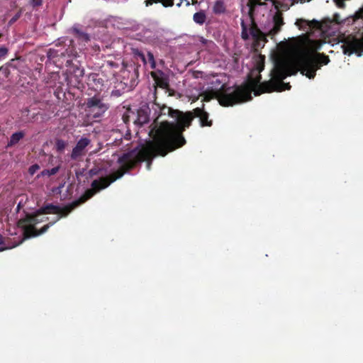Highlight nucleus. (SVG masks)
<instances>
[{
  "label": "nucleus",
  "mask_w": 363,
  "mask_h": 363,
  "mask_svg": "<svg viewBox=\"0 0 363 363\" xmlns=\"http://www.w3.org/2000/svg\"><path fill=\"white\" fill-rule=\"evenodd\" d=\"M40 168V167L38 164H34L30 166L28 172L30 175H33Z\"/></svg>",
  "instance_id": "34"
},
{
  "label": "nucleus",
  "mask_w": 363,
  "mask_h": 363,
  "mask_svg": "<svg viewBox=\"0 0 363 363\" xmlns=\"http://www.w3.org/2000/svg\"><path fill=\"white\" fill-rule=\"evenodd\" d=\"M360 18L363 19V6L355 13L354 21H355L357 19Z\"/></svg>",
  "instance_id": "36"
},
{
  "label": "nucleus",
  "mask_w": 363,
  "mask_h": 363,
  "mask_svg": "<svg viewBox=\"0 0 363 363\" xmlns=\"http://www.w3.org/2000/svg\"><path fill=\"white\" fill-rule=\"evenodd\" d=\"M101 159L94 160V167H92V175L97 174L101 173L102 171L107 172L108 169L110 167V164L108 161L102 160L101 162H99Z\"/></svg>",
  "instance_id": "17"
},
{
  "label": "nucleus",
  "mask_w": 363,
  "mask_h": 363,
  "mask_svg": "<svg viewBox=\"0 0 363 363\" xmlns=\"http://www.w3.org/2000/svg\"><path fill=\"white\" fill-rule=\"evenodd\" d=\"M8 53V49L6 47H0V59L6 56Z\"/></svg>",
  "instance_id": "39"
},
{
  "label": "nucleus",
  "mask_w": 363,
  "mask_h": 363,
  "mask_svg": "<svg viewBox=\"0 0 363 363\" xmlns=\"http://www.w3.org/2000/svg\"><path fill=\"white\" fill-rule=\"evenodd\" d=\"M155 80L157 85L162 89H167L169 86V83L166 78L157 77Z\"/></svg>",
  "instance_id": "25"
},
{
  "label": "nucleus",
  "mask_w": 363,
  "mask_h": 363,
  "mask_svg": "<svg viewBox=\"0 0 363 363\" xmlns=\"http://www.w3.org/2000/svg\"><path fill=\"white\" fill-rule=\"evenodd\" d=\"M241 27H242V33H241V37L243 40H248L250 38V34L247 31V26L245 23L244 21L242 20L241 22Z\"/></svg>",
  "instance_id": "27"
},
{
  "label": "nucleus",
  "mask_w": 363,
  "mask_h": 363,
  "mask_svg": "<svg viewBox=\"0 0 363 363\" xmlns=\"http://www.w3.org/2000/svg\"><path fill=\"white\" fill-rule=\"evenodd\" d=\"M330 58L323 53H315L308 49L300 50L294 57V64L302 75L313 79L316 71L330 62Z\"/></svg>",
  "instance_id": "4"
},
{
  "label": "nucleus",
  "mask_w": 363,
  "mask_h": 363,
  "mask_svg": "<svg viewBox=\"0 0 363 363\" xmlns=\"http://www.w3.org/2000/svg\"><path fill=\"white\" fill-rule=\"evenodd\" d=\"M107 101L108 98L92 97V118L94 119V122L99 121L103 114L108 109Z\"/></svg>",
  "instance_id": "11"
},
{
  "label": "nucleus",
  "mask_w": 363,
  "mask_h": 363,
  "mask_svg": "<svg viewBox=\"0 0 363 363\" xmlns=\"http://www.w3.org/2000/svg\"><path fill=\"white\" fill-rule=\"evenodd\" d=\"M226 11V5L223 0H216L213 3L212 11L215 15L223 14Z\"/></svg>",
  "instance_id": "18"
},
{
  "label": "nucleus",
  "mask_w": 363,
  "mask_h": 363,
  "mask_svg": "<svg viewBox=\"0 0 363 363\" xmlns=\"http://www.w3.org/2000/svg\"><path fill=\"white\" fill-rule=\"evenodd\" d=\"M139 56H140V57L141 60H142L143 62L146 63L145 56L143 53H140V54H139Z\"/></svg>",
  "instance_id": "41"
},
{
  "label": "nucleus",
  "mask_w": 363,
  "mask_h": 363,
  "mask_svg": "<svg viewBox=\"0 0 363 363\" xmlns=\"http://www.w3.org/2000/svg\"><path fill=\"white\" fill-rule=\"evenodd\" d=\"M113 67H117V64L113 61H107L106 64L102 65L101 67V72H107L108 69H111Z\"/></svg>",
  "instance_id": "28"
},
{
  "label": "nucleus",
  "mask_w": 363,
  "mask_h": 363,
  "mask_svg": "<svg viewBox=\"0 0 363 363\" xmlns=\"http://www.w3.org/2000/svg\"><path fill=\"white\" fill-rule=\"evenodd\" d=\"M66 142L62 140H57L55 142V147H57L58 152L63 151L66 147Z\"/></svg>",
  "instance_id": "30"
},
{
  "label": "nucleus",
  "mask_w": 363,
  "mask_h": 363,
  "mask_svg": "<svg viewBox=\"0 0 363 363\" xmlns=\"http://www.w3.org/2000/svg\"><path fill=\"white\" fill-rule=\"evenodd\" d=\"M13 62V60L10 62H7L5 65L0 67V73H2L3 75L6 78L10 75V69L9 67L11 66V62Z\"/></svg>",
  "instance_id": "26"
},
{
  "label": "nucleus",
  "mask_w": 363,
  "mask_h": 363,
  "mask_svg": "<svg viewBox=\"0 0 363 363\" xmlns=\"http://www.w3.org/2000/svg\"><path fill=\"white\" fill-rule=\"evenodd\" d=\"M26 133L23 131H18L11 134L10 140L7 143V147H13L18 143V142L25 137Z\"/></svg>",
  "instance_id": "19"
},
{
  "label": "nucleus",
  "mask_w": 363,
  "mask_h": 363,
  "mask_svg": "<svg viewBox=\"0 0 363 363\" xmlns=\"http://www.w3.org/2000/svg\"><path fill=\"white\" fill-rule=\"evenodd\" d=\"M308 27L310 28H320L321 24L315 19H313L312 21H308Z\"/></svg>",
  "instance_id": "33"
},
{
  "label": "nucleus",
  "mask_w": 363,
  "mask_h": 363,
  "mask_svg": "<svg viewBox=\"0 0 363 363\" xmlns=\"http://www.w3.org/2000/svg\"><path fill=\"white\" fill-rule=\"evenodd\" d=\"M59 170H60V167L57 166V167H55L52 168L51 169H45L42 172V174L43 176L50 177V176H52V175H55V174H57Z\"/></svg>",
  "instance_id": "29"
},
{
  "label": "nucleus",
  "mask_w": 363,
  "mask_h": 363,
  "mask_svg": "<svg viewBox=\"0 0 363 363\" xmlns=\"http://www.w3.org/2000/svg\"><path fill=\"white\" fill-rule=\"evenodd\" d=\"M90 143V140L87 138H82L77 141L76 146L72 150V153H71V159L77 160L79 157H82L84 155L85 148Z\"/></svg>",
  "instance_id": "15"
},
{
  "label": "nucleus",
  "mask_w": 363,
  "mask_h": 363,
  "mask_svg": "<svg viewBox=\"0 0 363 363\" xmlns=\"http://www.w3.org/2000/svg\"><path fill=\"white\" fill-rule=\"evenodd\" d=\"M130 118H132L134 124L138 125L139 126H142L143 124L148 123L150 119L149 106L147 105H143L138 109L137 113L131 112V115L124 114L123 116V120L125 124L128 123Z\"/></svg>",
  "instance_id": "10"
},
{
  "label": "nucleus",
  "mask_w": 363,
  "mask_h": 363,
  "mask_svg": "<svg viewBox=\"0 0 363 363\" xmlns=\"http://www.w3.org/2000/svg\"><path fill=\"white\" fill-rule=\"evenodd\" d=\"M345 0H333L334 3L336 4L337 6L339 9H345V3L344 2Z\"/></svg>",
  "instance_id": "38"
},
{
  "label": "nucleus",
  "mask_w": 363,
  "mask_h": 363,
  "mask_svg": "<svg viewBox=\"0 0 363 363\" xmlns=\"http://www.w3.org/2000/svg\"><path fill=\"white\" fill-rule=\"evenodd\" d=\"M341 48L345 55H357L360 57L363 55V34L362 38L349 35L342 40Z\"/></svg>",
  "instance_id": "9"
},
{
  "label": "nucleus",
  "mask_w": 363,
  "mask_h": 363,
  "mask_svg": "<svg viewBox=\"0 0 363 363\" xmlns=\"http://www.w3.org/2000/svg\"><path fill=\"white\" fill-rule=\"evenodd\" d=\"M4 244V237L2 235H0V245Z\"/></svg>",
  "instance_id": "44"
},
{
  "label": "nucleus",
  "mask_w": 363,
  "mask_h": 363,
  "mask_svg": "<svg viewBox=\"0 0 363 363\" xmlns=\"http://www.w3.org/2000/svg\"><path fill=\"white\" fill-rule=\"evenodd\" d=\"M29 112H30V111H29L28 108H27V107L25 108H23L21 111V119L25 123L33 122L35 118V114H34L31 117H28Z\"/></svg>",
  "instance_id": "23"
},
{
  "label": "nucleus",
  "mask_w": 363,
  "mask_h": 363,
  "mask_svg": "<svg viewBox=\"0 0 363 363\" xmlns=\"http://www.w3.org/2000/svg\"><path fill=\"white\" fill-rule=\"evenodd\" d=\"M29 4L33 9H36L43 4V0H29Z\"/></svg>",
  "instance_id": "35"
},
{
  "label": "nucleus",
  "mask_w": 363,
  "mask_h": 363,
  "mask_svg": "<svg viewBox=\"0 0 363 363\" xmlns=\"http://www.w3.org/2000/svg\"><path fill=\"white\" fill-rule=\"evenodd\" d=\"M147 58H148V62L150 64V67H152V69H155L156 62L155 60L154 54L150 52H147Z\"/></svg>",
  "instance_id": "32"
},
{
  "label": "nucleus",
  "mask_w": 363,
  "mask_h": 363,
  "mask_svg": "<svg viewBox=\"0 0 363 363\" xmlns=\"http://www.w3.org/2000/svg\"><path fill=\"white\" fill-rule=\"evenodd\" d=\"M333 20L335 23H337V24H340L342 22L340 18V15L338 13L334 14Z\"/></svg>",
  "instance_id": "40"
},
{
  "label": "nucleus",
  "mask_w": 363,
  "mask_h": 363,
  "mask_svg": "<svg viewBox=\"0 0 363 363\" xmlns=\"http://www.w3.org/2000/svg\"><path fill=\"white\" fill-rule=\"evenodd\" d=\"M71 33L79 40L87 42L90 40L89 34L86 29L81 24H75L70 29Z\"/></svg>",
  "instance_id": "16"
},
{
  "label": "nucleus",
  "mask_w": 363,
  "mask_h": 363,
  "mask_svg": "<svg viewBox=\"0 0 363 363\" xmlns=\"http://www.w3.org/2000/svg\"><path fill=\"white\" fill-rule=\"evenodd\" d=\"M210 100H211V98H210L209 96H208L207 95H206V96H204V101H210Z\"/></svg>",
  "instance_id": "47"
},
{
  "label": "nucleus",
  "mask_w": 363,
  "mask_h": 363,
  "mask_svg": "<svg viewBox=\"0 0 363 363\" xmlns=\"http://www.w3.org/2000/svg\"><path fill=\"white\" fill-rule=\"evenodd\" d=\"M114 75V71H108V75L92 74V97L108 99L110 89L109 78Z\"/></svg>",
  "instance_id": "8"
},
{
  "label": "nucleus",
  "mask_w": 363,
  "mask_h": 363,
  "mask_svg": "<svg viewBox=\"0 0 363 363\" xmlns=\"http://www.w3.org/2000/svg\"><path fill=\"white\" fill-rule=\"evenodd\" d=\"M195 118L200 121V125L202 127H211L213 125L212 119L209 118V113L204 110V104L202 107H197L191 111Z\"/></svg>",
  "instance_id": "13"
},
{
  "label": "nucleus",
  "mask_w": 363,
  "mask_h": 363,
  "mask_svg": "<svg viewBox=\"0 0 363 363\" xmlns=\"http://www.w3.org/2000/svg\"><path fill=\"white\" fill-rule=\"evenodd\" d=\"M162 4L164 7L172 6L174 4V0H146L145 1L146 6H150L154 4Z\"/></svg>",
  "instance_id": "20"
},
{
  "label": "nucleus",
  "mask_w": 363,
  "mask_h": 363,
  "mask_svg": "<svg viewBox=\"0 0 363 363\" xmlns=\"http://www.w3.org/2000/svg\"><path fill=\"white\" fill-rule=\"evenodd\" d=\"M267 1H270L273 4L275 9L277 11H289L290 9V6L286 3H281L277 0H266Z\"/></svg>",
  "instance_id": "22"
},
{
  "label": "nucleus",
  "mask_w": 363,
  "mask_h": 363,
  "mask_svg": "<svg viewBox=\"0 0 363 363\" xmlns=\"http://www.w3.org/2000/svg\"><path fill=\"white\" fill-rule=\"evenodd\" d=\"M86 106L91 107V99H86Z\"/></svg>",
  "instance_id": "42"
},
{
  "label": "nucleus",
  "mask_w": 363,
  "mask_h": 363,
  "mask_svg": "<svg viewBox=\"0 0 363 363\" xmlns=\"http://www.w3.org/2000/svg\"><path fill=\"white\" fill-rule=\"evenodd\" d=\"M194 21L198 25H203L206 21V13L203 10L196 12L194 15Z\"/></svg>",
  "instance_id": "21"
},
{
  "label": "nucleus",
  "mask_w": 363,
  "mask_h": 363,
  "mask_svg": "<svg viewBox=\"0 0 363 363\" xmlns=\"http://www.w3.org/2000/svg\"><path fill=\"white\" fill-rule=\"evenodd\" d=\"M133 75V76H138V72L137 69H134Z\"/></svg>",
  "instance_id": "45"
},
{
  "label": "nucleus",
  "mask_w": 363,
  "mask_h": 363,
  "mask_svg": "<svg viewBox=\"0 0 363 363\" xmlns=\"http://www.w3.org/2000/svg\"><path fill=\"white\" fill-rule=\"evenodd\" d=\"M172 118L177 123L162 119L159 127L155 126L152 130H150V135L156 138V142L150 143V145L157 144L161 148L162 155L169 153L186 144L183 133L191 126L194 116L191 111H179V113L173 115Z\"/></svg>",
  "instance_id": "3"
},
{
  "label": "nucleus",
  "mask_w": 363,
  "mask_h": 363,
  "mask_svg": "<svg viewBox=\"0 0 363 363\" xmlns=\"http://www.w3.org/2000/svg\"><path fill=\"white\" fill-rule=\"evenodd\" d=\"M196 3H197V1L193 0V4H196Z\"/></svg>",
  "instance_id": "49"
},
{
  "label": "nucleus",
  "mask_w": 363,
  "mask_h": 363,
  "mask_svg": "<svg viewBox=\"0 0 363 363\" xmlns=\"http://www.w3.org/2000/svg\"><path fill=\"white\" fill-rule=\"evenodd\" d=\"M99 148L97 150H95L94 151V152H98L101 149L102 145L100 143H99Z\"/></svg>",
  "instance_id": "46"
},
{
  "label": "nucleus",
  "mask_w": 363,
  "mask_h": 363,
  "mask_svg": "<svg viewBox=\"0 0 363 363\" xmlns=\"http://www.w3.org/2000/svg\"><path fill=\"white\" fill-rule=\"evenodd\" d=\"M180 5H181V3H179V4H177V6H180Z\"/></svg>",
  "instance_id": "52"
},
{
  "label": "nucleus",
  "mask_w": 363,
  "mask_h": 363,
  "mask_svg": "<svg viewBox=\"0 0 363 363\" xmlns=\"http://www.w3.org/2000/svg\"><path fill=\"white\" fill-rule=\"evenodd\" d=\"M6 247H0V252H3L4 250H6Z\"/></svg>",
  "instance_id": "48"
},
{
  "label": "nucleus",
  "mask_w": 363,
  "mask_h": 363,
  "mask_svg": "<svg viewBox=\"0 0 363 363\" xmlns=\"http://www.w3.org/2000/svg\"><path fill=\"white\" fill-rule=\"evenodd\" d=\"M91 199V189H86L84 194L77 200H74L65 207H60L52 203L47 204L37 210L38 215L55 214L59 215L54 221H59L62 217H66L72 211Z\"/></svg>",
  "instance_id": "6"
},
{
  "label": "nucleus",
  "mask_w": 363,
  "mask_h": 363,
  "mask_svg": "<svg viewBox=\"0 0 363 363\" xmlns=\"http://www.w3.org/2000/svg\"><path fill=\"white\" fill-rule=\"evenodd\" d=\"M291 74L289 62L278 59L275 61L272 72L273 79L261 83L259 75L257 78H250L248 83L235 87L223 84L220 89L216 91V98L218 99L220 105L230 106L250 101L252 91H254L255 96H259L266 92L290 90V83H285L283 80Z\"/></svg>",
  "instance_id": "1"
},
{
  "label": "nucleus",
  "mask_w": 363,
  "mask_h": 363,
  "mask_svg": "<svg viewBox=\"0 0 363 363\" xmlns=\"http://www.w3.org/2000/svg\"><path fill=\"white\" fill-rule=\"evenodd\" d=\"M99 50V47H97V45H92V50L97 51Z\"/></svg>",
  "instance_id": "43"
},
{
  "label": "nucleus",
  "mask_w": 363,
  "mask_h": 363,
  "mask_svg": "<svg viewBox=\"0 0 363 363\" xmlns=\"http://www.w3.org/2000/svg\"><path fill=\"white\" fill-rule=\"evenodd\" d=\"M41 215L37 213L36 211L34 214H27L18 221V226L23 229V235H24L25 239L43 235L55 223V221H51L39 230L35 229V225L37 223L49 220L48 217L38 218Z\"/></svg>",
  "instance_id": "5"
},
{
  "label": "nucleus",
  "mask_w": 363,
  "mask_h": 363,
  "mask_svg": "<svg viewBox=\"0 0 363 363\" xmlns=\"http://www.w3.org/2000/svg\"><path fill=\"white\" fill-rule=\"evenodd\" d=\"M59 52H60V50H54V49L50 50V56H52V57H55V56H58V55H65L64 52H60V54H59Z\"/></svg>",
  "instance_id": "37"
},
{
  "label": "nucleus",
  "mask_w": 363,
  "mask_h": 363,
  "mask_svg": "<svg viewBox=\"0 0 363 363\" xmlns=\"http://www.w3.org/2000/svg\"><path fill=\"white\" fill-rule=\"evenodd\" d=\"M265 4L266 3L262 2L260 0H248V3H247V6L249 7L248 14L251 22L250 33L253 39L252 46L255 49L264 47L267 42V33L265 34L260 30L257 24L255 23L254 18L255 7Z\"/></svg>",
  "instance_id": "7"
},
{
  "label": "nucleus",
  "mask_w": 363,
  "mask_h": 363,
  "mask_svg": "<svg viewBox=\"0 0 363 363\" xmlns=\"http://www.w3.org/2000/svg\"><path fill=\"white\" fill-rule=\"evenodd\" d=\"M155 106H157L159 109V113L157 116L156 118L154 120V122L152 124V125H150V127H152V128H150V130H152L155 126L159 127V125L162 123V121H159V119L162 118L163 116H167L172 118L173 115L179 113V110L172 109L171 107L167 106L166 105H163L162 106H160L159 105Z\"/></svg>",
  "instance_id": "14"
},
{
  "label": "nucleus",
  "mask_w": 363,
  "mask_h": 363,
  "mask_svg": "<svg viewBox=\"0 0 363 363\" xmlns=\"http://www.w3.org/2000/svg\"><path fill=\"white\" fill-rule=\"evenodd\" d=\"M295 25L298 27L299 30L307 32L309 30L308 20L303 18H298Z\"/></svg>",
  "instance_id": "24"
},
{
  "label": "nucleus",
  "mask_w": 363,
  "mask_h": 363,
  "mask_svg": "<svg viewBox=\"0 0 363 363\" xmlns=\"http://www.w3.org/2000/svg\"><path fill=\"white\" fill-rule=\"evenodd\" d=\"M153 140H148L145 144L141 146L140 149H133V150L125 153L118 158V163L121 164V168L108 176H101L98 179L92 181V196L106 189L108 185L113 183L117 179L123 176V174L135 167L139 163L147 162V169H150L152 160L156 157H165L167 154L162 155L161 148L157 144L150 145V143L156 142V138L152 137Z\"/></svg>",
  "instance_id": "2"
},
{
  "label": "nucleus",
  "mask_w": 363,
  "mask_h": 363,
  "mask_svg": "<svg viewBox=\"0 0 363 363\" xmlns=\"http://www.w3.org/2000/svg\"><path fill=\"white\" fill-rule=\"evenodd\" d=\"M2 35V33H0V38H1Z\"/></svg>",
  "instance_id": "51"
},
{
  "label": "nucleus",
  "mask_w": 363,
  "mask_h": 363,
  "mask_svg": "<svg viewBox=\"0 0 363 363\" xmlns=\"http://www.w3.org/2000/svg\"><path fill=\"white\" fill-rule=\"evenodd\" d=\"M273 28L267 32V35L273 39L278 33L281 31L282 26L284 25L283 13L281 11H277L273 16Z\"/></svg>",
  "instance_id": "12"
},
{
  "label": "nucleus",
  "mask_w": 363,
  "mask_h": 363,
  "mask_svg": "<svg viewBox=\"0 0 363 363\" xmlns=\"http://www.w3.org/2000/svg\"><path fill=\"white\" fill-rule=\"evenodd\" d=\"M189 3L186 1V6H189Z\"/></svg>",
  "instance_id": "50"
},
{
  "label": "nucleus",
  "mask_w": 363,
  "mask_h": 363,
  "mask_svg": "<svg viewBox=\"0 0 363 363\" xmlns=\"http://www.w3.org/2000/svg\"><path fill=\"white\" fill-rule=\"evenodd\" d=\"M22 13H23V9H20L18 10V11L17 12V13L16 15H14L9 21V26H11L12 24H13L16 21H18L21 15H22Z\"/></svg>",
  "instance_id": "31"
}]
</instances>
